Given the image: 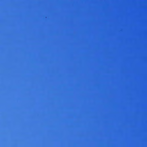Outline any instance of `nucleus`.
I'll return each mask as SVG.
<instances>
[{
	"label": "nucleus",
	"mask_w": 147,
	"mask_h": 147,
	"mask_svg": "<svg viewBox=\"0 0 147 147\" xmlns=\"http://www.w3.org/2000/svg\"><path fill=\"white\" fill-rule=\"evenodd\" d=\"M19 147H20V144H19Z\"/></svg>",
	"instance_id": "obj_20"
},
{
	"label": "nucleus",
	"mask_w": 147,
	"mask_h": 147,
	"mask_svg": "<svg viewBox=\"0 0 147 147\" xmlns=\"http://www.w3.org/2000/svg\"><path fill=\"white\" fill-rule=\"evenodd\" d=\"M19 104H20V102H19Z\"/></svg>",
	"instance_id": "obj_29"
},
{
	"label": "nucleus",
	"mask_w": 147,
	"mask_h": 147,
	"mask_svg": "<svg viewBox=\"0 0 147 147\" xmlns=\"http://www.w3.org/2000/svg\"><path fill=\"white\" fill-rule=\"evenodd\" d=\"M19 147H20V144H19Z\"/></svg>",
	"instance_id": "obj_23"
},
{
	"label": "nucleus",
	"mask_w": 147,
	"mask_h": 147,
	"mask_svg": "<svg viewBox=\"0 0 147 147\" xmlns=\"http://www.w3.org/2000/svg\"><path fill=\"white\" fill-rule=\"evenodd\" d=\"M19 104H20V102H19Z\"/></svg>",
	"instance_id": "obj_30"
},
{
	"label": "nucleus",
	"mask_w": 147,
	"mask_h": 147,
	"mask_svg": "<svg viewBox=\"0 0 147 147\" xmlns=\"http://www.w3.org/2000/svg\"><path fill=\"white\" fill-rule=\"evenodd\" d=\"M19 136H20V134H19Z\"/></svg>",
	"instance_id": "obj_34"
},
{
	"label": "nucleus",
	"mask_w": 147,
	"mask_h": 147,
	"mask_svg": "<svg viewBox=\"0 0 147 147\" xmlns=\"http://www.w3.org/2000/svg\"><path fill=\"white\" fill-rule=\"evenodd\" d=\"M19 147H20V144H19Z\"/></svg>",
	"instance_id": "obj_21"
},
{
	"label": "nucleus",
	"mask_w": 147,
	"mask_h": 147,
	"mask_svg": "<svg viewBox=\"0 0 147 147\" xmlns=\"http://www.w3.org/2000/svg\"><path fill=\"white\" fill-rule=\"evenodd\" d=\"M19 147H20V144H19Z\"/></svg>",
	"instance_id": "obj_22"
},
{
	"label": "nucleus",
	"mask_w": 147,
	"mask_h": 147,
	"mask_svg": "<svg viewBox=\"0 0 147 147\" xmlns=\"http://www.w3.org/2000/svg\"><path fill=\"white\" fill-rule=\"evenodd\" d=\"M19 113H20V110H19Z\"/></svg>",
	"instance_id": "obj_24"
},
{
	"label": "nucleus",
	"mask_w": 147,
	"mask_h": 147,
	"mask_svg": "<svg viewBox=\"0 0 147 147\" xmlns=\"http://www.w3.org/2000/svg\"><path fill=\"white\" fill-rule=\"evenodd\" d=\"M19 131H20V129H19Z\"/></svg>",
	"instance_id": "obj_36"
},
{
	"label": "nucleus",
	"mask_w": 147,
	"mask_h": 147,
	"mask_svg": "<svg viewBox=\"0 0 147 147\" xmlns=\"http://www.w3.org/2000/svg\"><path fill=\"white\" fill-rule=\"evenodd\" d=\"M19 31H20V30H19Z\"/></svg>",
	"instance_id": "obj_38"
},
{
	"label": "nucleus",
	"mask_w": 147,
	"mask_h": 147,
	"mask_svg": "<svg viewBox=\"0 0 147 147\" xmlns=\"http://www.w3.org/2000/svg\"><path fill=\"white\" fill-rule=\"evenodd\" d=\"M20 101V100L19 99V101Z\"/></svg>",
	"instance_id": "obj_35"
},
{
	"label": "nucleus",
	"mask_w": 147,
	"mask_h": 147,
	"mask_svg": "<svg viewBox=\"0 0 147 147\" xmlns=\"http://www.w3.org/2000/svg\"><path fill=\"white\" fill-rule=\"evenodd\" d=\"M19 129H20V119H19Z\"/></svg>",
	"instance_id": "obj_13"
},
{
	"label": "nucleus",
	"mask_w": 147,
	"mask_h": 147,
	"mask_svg": "<svg viewBox=\"0 0 147 147\" xmlns=\"http://www.w3.org/2000/svg\"><path fill=\"white\" fill-rule=\"evenodd\" d=\"M19 129H20V119H19Z\"/></svg>",
	"instance_id": "obj_10"
},
{
	"label": "nucleus",
	"mask_w": 147,
	"mask_h": 147,
	"mask_svg": "<svg viewBox=\"0 0 147 147\" xmlns=\"http://www.w3.org/2000/svg\"><path fill=\"white\" fill-rule=\"evenodd\" d=\"M19 129H20V119H19Z\"/></svg>",
	"instance_id": "obj_3"
},
{
	"label": "nucleus",
	"mask_w": 147,
	"mask_h": 147,
	"mask_svg": "<svg viewBox=\"0 0 147 147\" xmlns=\"http://www.w3.org/2000/svg\"><path fill=\"white\" fill-rule=\"evenodd\" d=\"M19 136H20V134H19Z\"/></svg>",
	"instance_id": "obj_32"
},
{
	"label": "nucleus",
	"mask_w": 147,
	"mask_h": 147,
	"mask_svg": "<svg viewBox=\"0 0 147 147\" xmlns=\"http://www.w3.org/2000/svg\"><path fill=\"white\" fill-rule=\"evenodd\" d=\"M19 113H20V110H19Z\"/></svg>",
	"instance_id": "obj_25"
},
{
	"label": "nucleus",
	"mask_w": 147,
	"mask_h": 147,
	"mask_svg": "<svg viewBox=\"0 0 147 147\" xmlns=\"http://www.w3.org/2000/svg\"><path fill=\"white\" fill-rule=\"evenodd\" d=\"M19 129H20V119H19Z\"/></svg>",
	"instance_id": "obj_15"
},
{
	"label": "nucleus",
	"mask_w": 147,
	"mask_h": 147,
	"mask_svg": "<svg viewBox=\"0 0 147 147\" xmlns=\"http://www.w3.org/2000/svg\"><path fill=\"white\" fill-rule=\"evenodd\" d=\"M19 129H20V119H19Z\"/></svg>",
	"instance_id": "obj_16"
},
{
	"label": "nucleus",
	"mask_w": 147,
	"mask_h": 147,
	"mask_svg": "<svg viewBox=\"0 0 147 147\" xmlns=\"http://www.w3.org/2000/svg\"><path fill=\"white\" fill-rule=\"evenodd\" d=\"M19 113H20V110H19Z\"/></svg>",
	"instance_id": "obj_26"
},
{
	"label": "nucleus",
	"mask_w": 147,
	"mask_h": 147,
	"mask_svg": "<svg viewBox=\"0 0 147 147\" xmlns=\"http://www.w3.org/2000/svg\"><path fill=\"white\" fill-rule=\"evenodd\" d=\"M19 129H20V119H19Z\"/></svg>",
	"instance_id": "obj_14"
},
{
	"label": "nucleus",
	"mask_w": 147,
	"mask_h": 147,
	"mask_svg": "<svg viewBox=\"0 0 147 147\" xmlns=\"http://www.w3.org/2000/svg\"><path fill=\"white\" fill-rule=\"evenodd\" d=\"M19 113H20V110H19Z\"/></svg>",
	"instance_id": "obj_27"
},
{
	"label": "nucleus",
	"mask_w": 147,
	"mask_h": 147,
	"mask_svg": "<svg viewBox=\"0 0 147 147\" xmlns=\"http://www.w3.org/2000/svg\"><path fill=\"white\" fill-rule=\"evenodd\" d=\"M19 129H20V119H19Z\"/></svg>",
	"instance_id": "obj_5"
},
{
	"label": "nucleus",
	"mask_w": 147,
	"mask_h": 147,
	"mask_svg": "<svg viewBox=\"0 0 147 147\" xmlns=\"http://www.w3.org/2000/svg\"><path fill=\"white\" fill-rule=\"evenodd\" d=\"M19 129H20V119H19Z\"/></svg>",
	"instance_id": "obj_1"
},
{
	"label": "nucleus",
	"mask_w": 147,
	"mask_h": 147,
	"mask_svg": "<svg viewBox=\"0 0 147 147\" xmlns=\"http://www.w3.org/2000/svg\"><path fill=\"white\" fill-rule=\"evenodd\" d=\"M19 129H20V119H19Z\"/></svg>",
	"instance_id": "obj_7"
},
{
	"label": "nucleus",
	"mask_w": 147,
	"mask_h": 147,
	"mask_svg": "<svg viewBox=\"0 0 147 147\" xmlns=\"http://www.w3.org/2000/svg\"><path fill=\"white\" fill-rule=\"evenodd\" d=\"M20 56L19 55V58H20Z\"/></svg>",
	"instance_id": "obj_28"
},
{
	"label": "nucleus",
	"mask_w": 147,
	"mask_h": 147,
	"mask_svg": "<svg viewBox=\"0 0 147 147\" xmlns=\"http://www.w3.org/2000/svg\"><path fill=\"white\" fill-rule=\"evenodd\" d=\"M19 129H20V119H19Z\"/></svg>",
	"instance_id": "obj_2"
},
{
	"label": "nucleus",
	"mask_w": 147,
	"mask_h": 147,
	"mask_svg": "<svg viewBox=\"0 0 147 147\" xmlns=\"http://www.w3.org/2000/svg\"><path fill=\"white\" fill-rule=\"evenodd\" d=\"M19 147H20V144H19Z\"/></svg>",
	"instance_id": "obj_19"
},
{
	"label": "nucleus",
	"mask_w": 147,
	"mask_h": 147,
	"mask_svg": "<svg viewBox=\"0 0 147 147\" xmlns=\"http://www.w3.org/2000/svg\"><path fill=\"white\" fill-rule=\"evenodd\" d=\"M19 129H20V119H19Z\"/></svg>",
	"instance_id": "obj_11"
},
{
	"label": "nucleus",
	"mask_w": 147,
	"mask_h": 147,
	"mask_svg": "<svg viewBox=\"0 0 147 147\" xmlns=\"http://www.w3.org/2000/svg\"><path fill=\"white\" fill-rule=\"evenodd\" d=\"M19 131H20V129H19Z\"/></svg>",
	"instance_id": "obj_37"
},
{
	"label": "nucleus",
	"mask_w": 147,
	"mask_h": 147,
	"mask_svg": "<svg viewBox=\"0 0 147 147\" xmlns=\"http://www.w3.org/2000/svg\"><path fill=\"white\" fill-rule=\"evenodd\" d=\"M19 129H20V119H19Z\"/></svg>",
	"instance_id": "obj_9"
},
{
	"label": "nucleus",
	"mask_w": 147,
	"mask_h": 147,
	"mask_svg": "<svg viewBox=\"0 0 147 147\" xmlns=\"http://www.w3.org/2000/svg\"><path fill=\"white\" fill-rule=\"evenodd\" d=\"M19 129H20V119H19Z\"/></svg>",
	"instance_id": "obj_4"
},
{
	"label": "nucleus",
	"mask_w": 147,
	"mask_h": 147,
	"mask_svg": "<svg viewBox=\"0 0 147 147\" xmlns=\"http://www.w3.org/2000/svg\"><path fill=\"white\" fill-rule=\"evenodd\" d=\"M19 136H20V134H19Z\"/></svg>",
	"instance_id": "obj_33"
},
{
	"label": "nucleus",
	"mask_w": 147,
	"mask_h": 147,
	"mask_svg": "<svg viewBox=\"0 0 147 147\" xmlns=\"http://www.w3.org/2000/svg\"><path fill=\"white\" fill-rule=\"evenodd\" d=\"M19 104H20V102H19Z\"/></svg>",
	"instance_id": "obj_31"
},
{
	"label": "nucleus",
	"mask_w": 147,
	"mask_h": 147,
	"mask_svg": "<svg viewBox=\"0 0 147 147\" xmlns=\"http://www.w3.org/2000/svg\"><path fill=\"white\" fill-rule=\"evenodd\" d=\"M19 147H20V144H19Z\"/></svg>",
	"instance_id": "obj_17"
},
{
	"label": "nucleus",
	"mask_w": 147,
	"mask_h": 147,
	"mask_svg": "<svg viewBox=\"0 0 147 147\" xmlns=\"http://www.w3.org/2000/svg\"><path fill=\"white\" fill-rule=\"evenodd\" d=\"M19 116H20V115H19Z\"/></svg>",
	"instance_id": "obj_39"
},
{
	"label": "nucleus",
	"mask_w": 147,
	"mask_h": 147,
	"mask_svg": "<svg viewBox=\"0 0 147 147\" xmlns=\"http://www.w3.org/2000/svg\"><path fill=\"white\" fill-rule=\"evenodd\" d=\"M19 129H20V119H19Z\"/></svg>",
	"instance_id": "obj_12"
},
{
	"label": "nucleus",
	"mask_w": 147,
	"mask_h": 147,
	"mask_svg": "<svg viewBox=\"0 0 147 147\" xmlns=\"http://www.w3.org/2000/svg\"><path fill=\"white\" fill-rule=\"evenodd\" d=\"M19 129H20V119H19Z\"/></svg>",
	"instance_id": "obj_8"
},
{
	"label": "nucleus",
	"mask_w": 147,
	"mask_h": 147,
	"mask_svg": "<svg viewBox=\"0 0 147 147\" xmlns=\"http://www.w3.org/2000/svg\"><path fill=\"white\" fill-rule=\"evenodd\" d=\"M19 147H20V144H19Z\"/></svg>",
	"instance_id": "obj_18"
},
{
	"label": "nucleus",
	"mask_w": 147,
	"mask_h": 147,
	"mask_svg": "<svg viewBox=\"0 0 147 147\" xmlns=\"http://www.w3.org/2000/svg\"><path fill=\"white\" fill-rule=\"evenodd\" d=\"M19 129H20V119H19Z\"/></svg>",
	"instance_id": "obj_6"
}]
</instances>
